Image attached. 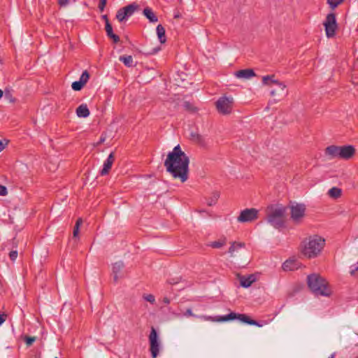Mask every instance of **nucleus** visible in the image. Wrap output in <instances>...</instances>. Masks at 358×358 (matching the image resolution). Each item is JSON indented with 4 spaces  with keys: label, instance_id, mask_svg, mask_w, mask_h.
I'll use <instances>...</instances> for the list:
<instances>
[{
    "label": "nucleus",
    "instance_id": "obj_34",
    "mask_svg": "<svg viewBox=\"0 0 358 358\" xmlns=\"http://www.w3.org/2000/svg\"><path fill=\"white\" fill-rule=\"evenodd\" d=\"M182 106L188 111L194 112L196 110L195 107L189 101H185Z\"/></svg>",
    "mask_w": 358,
    "mask_h": 358
},
{
    "label": "nucleus",
    "instance_id": "obj_49",
    "mask_svg": "<svg viewBox=\"0 0 358 358\" xmlns=\"http://www.w3.org/2000/svg\"><path fill=\"white\" fill-rule=\"evenodd\" d=\"M163 302L165 303V304H169L170 303V299L168 298V297H164L163 299Z\"/></svg>",
    "mask_w": 358,
    "mask_h": 358
},
{
    "label": "nucleus",
    "instance_id": "obj_52",
    "mask_svg": "<svg viewBox=\"0 0 358 358\" xmlns=\"http://www.w3.org/2000/svg\"><path fill=\"white\" fill-rule=\"evenodd\" d=\"M3 91L0 89V99L3 96Z\"/></svg>",
    "mask_w": 358,
    "mask_h": 358
},
{
    "label": "nucleus",
    "instance_id": "obj_6",
    "mask_svg": "<svg viewBox=\"0 0 358 358\" xmlns=\"http://www.w3.org/2000/svg\"><path fill=\"white\" fill-rule=\"evenodd\" d=\"M203 317L206 320L218 322H228L234 320H239L242 322H244L250 325H255L259 327H262V324H261L258 321L250 318L247 315L236 313L234 312H230L229 314L223 316H217L215 317L212 316H203Z\"/></svg>",
    "mask_w": 358,
    "mask_h": 358
},
{
    "label": "nucleus",
    "instance_id": "obj_16",
    "mask_svg": "<svg viewBox=\"0 0 358 358\" xmlns=\"http://www.w3.org/2000/svg\"><path fill=\"white\" fill-rule=\"evenodd\" d=\"M124 267V264L122 261H119L115 262L112 266V271L113 274V280L115 282H117L119 278L120 277L119 274Z\"/></svg>",
    "mask_w": 358,
    "mask_h": 358
},
{
    "label": "nucleus",
    "instance_id": "obj_42",
    "mask_svg": "<svg viewBox=\"0 0 358 358\" xmlns=\"http://www.w3.org/2000/svg\"><path fill=\"white\" fill-rule=\"evenodd\" d=\"M8 193L7 188L0 184V196H6Z\"/></svg>",
    "mask_w": 358,
    "mask_h": 358
},
{
    "label": "nucleus",
    "instance_id": "obj_24",
    "mask_svg": "<svg viewBox=\"0 0 358 358\" xmlns=\"http://www.w3.org/2000/svg\"><path fill=\"white\" fill-rule=\"evenodd\" d=\"M119 60L123 62V64L127 67H131L135 66L134 64L133 58L131 55H121L119 57Z\"/></svg>",
    "mask_w": 358,
    "mask_h": 358
},
{
    "label": "nucleus",
    "instance_id": "obj_40",
    "mask_svg": "<svg viewBox=\"0 0 358 358\" xmlns=\"http://www.w3.org/2000/svg\"><path fill=\"white\" fill-rule=\"evenodd\" d=\"M159 48H153L150 51L144 50V51H141V52L145 55H155V53H157L159 51Z\"/></svg>",
    "mask_w": 358,
    "mask_h": 358
},
{
    "label": "nucleus",
    "instance_id": "obj_23",
    "mask_svg": "<svg viewBox=\"0 0 358 358\" xmlns=\"http://www.w3.org/2000/svg\"><path fill=\"white\" fill-rule=\"evenodd\" d=\"M158 39L161 43H164L166 41L165 35V29L162 24H158L156 28Z\"/></svg>",
    "mask_w": 358,
    "mask_h": 358
},
{
    "label": "nucleus",
    "instance_id": "obj_45",
    "mask_svg": "<svg viewBox=\"0 0 358 358\" xmlns=\"http://www.w3.org/2000/svg\"><path fill=\"white\" fill-rule=\"evenodd\" d=\"M69 3V0H58V4L61 7H64Z\"/></svg>",
    "mask_w": 358,
    "mask_h": 358
},
{
    "label": "nucleus",
    "instance_id": "obj_13",
    "mask_svg": "<svg viewBox=\"0 0 358 358\" xmlns=\"http://www.w3.org/2000/svg\"><path fill=\"white\" fill-rule=\"evenodd\" d=\"M355 154V148L354 146L350 145L339 146L338 159L348 160L351 159Z\"/></svg>",
    "mask_w": 358,
    "mask_h": 358
},
{
    "label": "nucleus",
    "instance_id": "obj_47",
    "mask_svg": "<svg viewBox=\"0 0 358 358\" xmlns=\"http://www.w3.org/2000/svg\"><path fill=\"white\" fill-rule=\"evenodd\" d=\"M169 283V284H171V285H176L177 283H178V280H175V279H169L168 280Z\"/></svg>",
    "mask_w": 358,
    "mask_h": 358
},
{
    "label": "nucleus",
    "instance_id": "obj_31",
    "mask_svg": "<svg viewBox=\"0 0 358 358\" xmlns=\"http://www.w3.org/2000/svg\"><path fill=\"white\" fill-rule=\"evenodd\" d=\"M89 79L90 73L87 70H85L81 74L79 80L85 85V84L88 82Z\"/></svg>",
    "mask_w": 358,
    "mask_h": 358
},
{
    "label": "nucleus",
    "instance_id": "obj_7",
    "mask_svg": "<svg viewBox=\"0 0 358 358\" xmlns=\"http://www.w3.org/2000/svg\"><path fill=\"white\" fill-rule=\"evenodd\" d=\"M215 106L219 113L229 115L233 109L234 99L231 96H222L217 100Z\"/></svg>",
    "mask_w": 358,
    "mask_h": 358
},
{
    "label": "nucleus",
    "instance_id": "obj_35",
    "mask_svg": "<svg viewBox=\"0 0 358 358\" xmlns=\"http://www.w3.org/2000/svg\"><path fill=\"white\" fill-rule=\"evenodd\" d=\"M184 315L186 316V317H198V318H201V319H203L204 320H206L203 316V315H201V316H198V315H194L192 311V309L191 308H187L185 312L184 313Z\"/></svg>",
    "mask_w": 358,
    "mask_h": 358
},
{
    "label": "nucleus",
    "instance_id": "obj_30",
    "mask_svg": "<svg viewBox=\"0 0 358 358\" xmlns=\"http://www.w3.org/2000/svg\"><path fill=\"white\" fill-rule=\"evenodd\" d=\"M82 223H83V220L81 218H78L76 220V224L74 226L73 231V237L78 236V233H79V228Z\"/></svg>",
    "mask_w": 358,
    "mask_h": 358
},
{
    "label": "nucleus",
    "instance_id": "obj_27",
    "mask_svg": "<svg viewBox=\"0 0 358 358\" xmlns=\"http://www.w3.org/2000/svg\"><path fill=\"white\" fill-rule=\"evenodd\" d=\"M341 192L342 191L340 188L334 187L329 190L328 194L331 198L337 199L341 196Z\"/></svg>",
    "mask_w": 358,
    "mask_h": 358
},
{
    "label": "nucleus",
    "instance_id": "obj_11",
    "mask_svg": "<svg viewBox=\"0 0 358 358\" xmlns=\"http://www.w3.org/2000/svg\"><path fill=\"white\" fill-rule=\"evenodd\" d=\"M150 350L152 358H157L159 352V342L157 330L152 327L149 335Z\"/></svg>",
    "mask_w": 358,
    "mask_h": 358
},
{
    "label": "nucleus",
    "instance_id": "obj_32",
    "mask_svg": "<svg viewBox=\"0 0 358 358\" xmlns=\"http://www.w3.org/2000/svg\"><path fill=\"white\" fill-rule=\"evenodd\" d=\"M85 86L80 80L74 81L72 83L71 87L74 91H80Z\"/></svg>",
    "mask_w": 358,
    "mask_h": 358
},
{
    "label": "nucleus",
    "instance_id": "obj_55",
    "mask_svg": "<svg viewBox=\"0 0 358 358\" xmlns=\"http://www.w3.org/2000/svg\"><path fill=\"white\" fill-rule=\"evenodd\" d=\"M357 264H358V262L357 263Z\"/></svg>",
    "mask_w": 358,
    "mask_h": 358
},
{
    "label": "nucleus",
    "instance_id": "obj_29",
    "mask_svg": "<svg viewBox=\"0 0 358 358\" xmlns=\"http://www.w3.org/2000/svg\"><path fill=\"white\" fill-rule=\"evenodd\" d=\"M191 137H192V140L196 141L199 143L202 144L204 143L203 137L198 133L192 132Z\"/></svg>",
    "mask_w": 358,
    "mask_h": 358
},
{
    "label": "nucleus",
    "instance_id": "obj_15",
    "mask_svg": "<svg viewBox=\"0 0 358 358\" xmlns=\"http://www.w3.org/2000/svg\"><path fill=\"white\" fill-rule=\"evenodd\" d=\"M114 160H115L114 153L111 152L108 155V158L103 162V169L100 171V174L101 176H105L108 173V172L110 171V170L112 167V165L114 162Z\"/></svg>",
    "mask_w": 358,
    "mask_h": 358
},
{
    "label": "nucleus",
    "instance_id": "obj_22",
    "mask_svg": "<svg viewBox=\"0 0 358 358\" xmlns=\"http://www.w3.org/2000/svg\"><path fill=\"white\" fill-rule=\"evenodd\" d=\"M298 264L294 259H287L282 264L284 271H294L297 269Z\"/></svg>",
    "mask_w": 358,
    "mask_h": 358
},
{
    "label": "nucleus",
    "instance_id": "obj_56",
    "mask_svg": "<svg viewBox=\"0 0 358 358\" xmlns=\"http://www.w3.org/2000/svg\"><path fill=\"white\" fill-rule=\"evenodd\" d=\"M55 358H57V357H55Z\"/></svg>",
    "mask_w": 358,
    "mask_h": 358
},
{
    "label": "nucleus",
    "instance_id": "obj_53",
    "mask_svg": "<svg viewBox=\"0 0 358 358\" xmlns=\"http://www.w3.org/2000/svg\"><path fill=\"white\" fill-rule=\"evenodd\" d=\"M335 353H332L328 358H334Z\"/></svg>",
    "mask_w": 358,
    "mask_h": 358
},
{
    "label": "nucleus",
    "instance_id": "obj_28",
    "mask_svg": "<svg viewBox=\"0 0 358 358\" xmlns=\"http://www.w3.org/2000/svg\"><path fill=\"white\" fill-rule=\"evenodd\" d=\"M226 243V238H224L223 239L211 242L209 245L213 248H220L224 246Z\"/></svg>",
    "mask_w": 358,
    "mask_h": 358
},
{
    "label": "nucleus",
    "instance_id": "obj_4",
    "mask_svg": "<svg viewBox=\"0 0 358 358\" xmlns=\"http://www.w3.org/2000/svg\"><path fill=\"white\" fill-rule=\"evenodd\" d=\"M307 284L311 292L316 296H329L331 292L328 282L318 274L313 273L307 277Z\"/></svg>",
    "mask_w": 358,
    "mask_h": 358
},
{
    "label": "nucleus",
    "instance_id": "obj_14",
    "mask_svg": "<svg viewBox=\"0 0 358 358\" xmlns=\"http://www.w3.org/2000/svg\"><path fill=\"white\" fill-rule=\"evenodd\" d=\"M234 76L237 78L248 80L256 76V74L253 69H245L236 71Z\"/></svg>",
    "mask_w": 358,
    "mask_h": 358
},
{
    "label": "nucleus",
    "instance_id": "obj_2",
    "mask_svg": "<svg viewBox=\"0 0 358 358\" xmlns=\"http://www.w3.org/2000/svg\"><path fill=\"white\" fill-rule=\"evenodd\" d=\"M287 208L282 204L271 205L266 209L267 222L275 229L285 227V215Z\"/></svg>",
    "mask_w": 358,
    "mask_h": 358
},
{
    "label": "nucleus",
    "instance_id": "obj_12",
    "mask_svg": "<svg viewBox=\"0 0 358 358\" xmlns=\"http://www.w3.org/2000/svg\"><path fill=\"white\" fill-rule=\"evenodd\" d=\"M258 210L256 208H246L241 210L239 216L237 217L238 222H251L258 217Z\"/></svg>",
    "mask_w": 358,
    "mask_h": 358
},
{
    "label": "nucleus",
    "instance_id": "obj_51",
    "mask_svg": "<svg viewBox=\"0 0 358 358\" xmlns=\"http://www.w3.org/2000/svg\"><path fill=\"white\" fill-rule=\"evenodd\" d=\"M105 139H106V138H105V137H104V136H101V138H100V139H99V141L98 143H99V144H101V143H103V142L105 141Z\"/></svg>",
    "mask_w": 358,
    "mask_h": 358
},
{
    "label": "nucleus",
    "instance_id": "obj_3",
    "mask_svg": "<svg viewBox=\"0 0 358 358\" xmlns=\"http://www.w3.org/2000/svg\"><path fill=\"white\" fill-rule=\"evenodd\" d=\"M325 245L324 238L318 235L309 236L302 243V254L309 258H315L317 257Z\"/></svg>",
    "mask_w": 358,
    "mask_h": 358
},
{
    "label": "nucleus",
    "instance_id": "obj_20",
    "mask_svg": "<svg viewBox=\"0 0 358 358\" xmlns=\"http://www.w3.org/2000/svg\"><path fill=\"white\" fill-rule=\"evenodd\" d=\"M90 114L87 104L83 103L76 108V115L78 117H87Z\"/></svg>",
    "mask_w": 358,
    "mask_h": 358
},
{
    "label": "nucleus",
    "instance_id": "obj_54",
    "mask_svg": "<svg viewBox=\"0 0 358 358\" xmlns=\"http://www.w3.org/2000/svg\"><path fill=\"white\" fill-rule=\"evenodd\" d=\"M175 17H179V15H176Z\"/></svg>",
    "mask_w": 358,
    "mask_h": 358
},
{
    "label": "nucleus",
    "instance_id": "obj_41",
    "mask_svg": "<svg viewBox=\"0 0 358 358\" xmlns=\"http://www.w3.org/2000/svg\"><path fill=\"white\" fill-rule=\"evenodd\" d=\"M108 0H100L99 3V9L100 12H103L106 7V3Z\"/></svg>",
    "mask_w": 358,
    "mask_h": 358
},
{
    "label": "nucleus",
    "instance_id": "obj_39",
    "mask_svg": "<svg viewBox=\"0 0 358 358\" xmlns=\"http://www.w3.org/2000/svg\"><path fill=\"white\" fill-rule=\"evenodd\" d=\"M17 255H18V252L16 250H11L9 252V257H10V260L14 262L17 259Z\"/></svg>",
    "mask_w": 358,
    "mask_h": 358
},
{
    "label": "nucleus",
    "instance_id": "obj_8",
    "mask_svg": "<svg viewBox=\"0 0 358 358\" xmlns=\"http://www.w3.org/2000/svg\"><path fill=\"white\" fill-rule=\"evenodd\" d=\"M326 36L328 38H333L336 35L338 29L336 15L334 13H329L323 22Z\"/></svg>",
    "mask_w": 358,
    "mask_h": 358
},
{
    "label": "nucleus",
    "instance_id": "obj_21",
    "mask_svg": "<svg viewBox=\"0 0 358 358\" xmlns=\"http://www.w3.org/2000/svg\"><path fill=\"white\" fill-rule=\"evenodd\" d=\"M143 13L150 22L155 23L158 21V17L156 16L152 8L149 7L145 8Z\"/></svg>",
    "mask_w": 358,
    "mask_h": 358
},
{
    "label": "nucleus",
    "instance_id": "obj_9",
    "mask_svg": "<svg viewBox=\"0 0 358 358\" xmlns=\"http://www.w3.org/2000/svg\"><path fill=\"white\" fill-rule=\"evenodd\" d=\"M139 6L136 3H130L123 8H120L116 13V19L120 22L127 21L131 15H134L136 10L138 9Z\"/></svg>",
    "mask_w": 358,
    "mask_h": 358
},
{
    "label": "nucleus",
    "instance_id": "obj_43",
    "mask_svg": "<svg viewBox=\"0 0 358 358\" xmlns=\"http://www.w3.org/2000/svg\"><path fill=\"white\" fill-rule=\"evenodd\" d=\"M350 274L352 275H354L355 274V272L358 271V264L352 265L350 266Z\"/></svg>",
    "mask_w": 358,
    "mask_h": 358
},
{
    "label": "nucleus",
    "instance_id": "obj_38",
    "mask_svg": "<svg viewBox=\"0 0 358 358\" xmlns=\"http://www.w3.org/2000/svg\"><path fill=\"white\" fill-rule=\"evenodd\" d=\"M143 299L151 303H154L155 302V296L152 294L144 295Z\"/></svg>",
    "mask_w": 358,
    "mask_h": 358
},
{
    "label": "nucleus",
    "instance_id": "obj_17",
    "mask_svg": "<svg viewBox=\"0 0 358 358\" xmlns=\"http://www.w3.org/2000/svg\"><path fill=\"white\" fill-rule=\"evenodd\" d=\"M339 146L329 145L325 149V155L329 159H338Z\"/></svg>",
    "mask_w": 358,
    "mask_h": 358
},
{
    "label": "nucleus",
    "instance_id": "obj_5",
    "mask_svg": "<svg viewBox=\"0 0 358 358\" xmlns=\"http://www.w3.org/2000/svg\"><path fill=\"white\" fill-rule=\"evenodd\" d=\"M262 83L265 85L271 86V85H274L275 86L270 92L271 95L274 97L272 101L274 103L280 101L287 94L286 85L283 83L275 80L274 75L264 76Z\"/></svg>",
    "mask_w": 358,
    "mask_h": 358
},
{
    "label": "nucleus",
    "instance_id": "obj_50",
    "mask_svg": "<svg viewBox=\"0 0 358 358\" xmlns=\"http://www.w3.org/2000/svg\"><path fill=\"white\" fill-rule=\"evenodd\" d=\"M12 243L13 245V247L17 248V241L15 240V238L12 239Z\"/></svg>",
    "mask_w": 358,
    "mask_h": 358
},
{
    "label": "nucleus",
    "instance_id": "obj_26",
    "mask_svg": "<svg viewBox=\"0 0 358 358\" xmlns=\"http://www.w3.org/2000/svg\"><path fill=\"white\" fill-rule=\"evenodd\" d=\"M245 246V243H232L231 245L229 248V253L230 254L231 257L234 256V252L236 250H238V249H241Z\"/></svg>",
    "mask_w": 358,
    "mask_h": 358
},
{
    "label": "nucleus",
    "instance_id": "obj_18",
    "mask_svg": "<svg viewBox=\"0 0 358 358\" xmlns=\"http://www.w3.org/2000/svg\"><path fill=\"white\" fill-rule=\"evenodd\" d=\"M238 277L241 285L245 288L249 287L256 280V278L252 274L248 276L239 275Z\"/></svg>",
    "mask_w": 358,
    "mask_h": 358
},
{
    "label": "nucleus",
    "instance_id": "obj_1",
    "mask_svg": "<svg viewBox=\"0 0 358 358\" xmlns=\"http://www.w3.org/2000/svg\"><path fill=\"white\" fill-rule=\"evenodd\" d=\"M189 158L181 150L179 144L168 153L164 163L166 172L181 182H186L189 178Z\"/></svg>",
    "mask_w": 358,
    "mask_h": 358
},
{
    "label": "nucleus",
    "instance_id": "obj_36",
    "mask_svg": "<svg viewBox=\"0 0 358 358\" xmlns=\"http://www.w3.org/2000/svg\"><path fill=\"white\" fill-rule=\"evenodd\" d=\"M4 96L6 99H8L10 102H14L15 99L13 97L11 91L10 90L6 89L4 91Z\"/></svg>",
    "mask_w": 358,
    "mask_h": 358
},
{
    "label": "nucleus",
    "instance_id": "obj_44",
    "mask_svg": "<svg viewBox=\"0 0 358 358\" xmlns=\"http://www.w3.org/2000/svg\"><path fill=\"white\" fill-rule=\"evenodd\" d=\"M7 315L4 313H0V326L5 322Z\"/></svg>",
    "mask_w": 358,
    "mask_h": 358
},
{
    "label": "nucleus",
    "instance_id": "obj_25",
    "mask_svg": "<svg viewBox=\"0 0 358 358\" xmlns=\"http://www.w3.org/2000/svg\"><path fill=\"white\" fill-rule=\"evenodd\" d=\"M219 197H220V193L218 192H214L212 194V196L206 199L208 206H214L217 203Z\"/></svg>",
    "mask_w": 358,
    "mask_h": 358
},
{
    "label": "nucleus",
    "instance_id": "obj_10",
    "mask_svg": "<svg viewBox=\"0 0 358 358\" xmlns=\"http://www.w3.org/2000/svg\"><path fill=\"white\" fill-rule=\"evenodd\" d=\"M289 208L293 222L294 223H299L305 215L306 206L303 203H293Z\"/></svg>",
    "mask_w": 358,
    "mask_h": 358
},
{
    "label": "nucleus",
    "instance_id": "obj_33",
    "mask_svg": "<svg viewBox=\"0 0 358 358\" xmlns=\"http://www.w3.org/2000/svg\"><path fill=\"white\" fill-rule=\"evenodd\" d=\"M344 0H327V3L332 9H335Z\"/></svg>",
    "mask_w": 358,
    "mask_h": 358
},
{
    "label": "nucleus",
    "instance_id": "obj_48",
    "mask_svg": "<svg viewBox=\"0 0 358 358\" xmlns=\"http://www.w3.org/2000/svg\"><path fill=\"white\" fill-rule=\"evenodd\" d=\"M6 144L3 143L2 141L0 140V152L2 151L5 148Z\"/></svg>",
    "mask_w": 358,
    "mask_h": 358
},
{
    "label": "nucleus",
    "instance_id": "obj_37",
    "mask_svg": "<svg viewBox=\"0 0 358 358\" xmlns=\"http://www.w3.org/2000/svg\"><path fill=\"white\" fill-rule=\"evenodd\" d=\"M24 341L26 343L27 346H30L36 341V337L25 336L24 338Z\"/></svg>",
    "mask_w": 358,
    "mask_h": 358
},
{
    "label": "nucleus",
    "instance_id": "obj_46",
    "mask_svg": "<svg viewBox=\"0 0 358 358\" xmlns=\"http://www.w3.org/2000/svg\"><path fill=\"white\" fill-rule=\"evenodd\" d=\"M101 18L105 21V24H107V23H110L107 15H101Z\"/></svg>",
    "mask_w": 358,
    "mask_h": 358
},
{
    "label": "nucleus",
    "instance_id": "obj_19",
    "mask_svg": "<svg viewBox=\"0 0 358 358\" xmlns=\"http://www.w3.org/2000/svg\"><path fill=\"white\" fill-rule=\"evenodd\" d=\"M105 30L107 36L112 39L114 43H117L120 41V37L117 34H114L113 27L110 23L105 24Z\"/></svg>",
    "mask_w": 358,
    "mask_h": 358
}]
</instances>
